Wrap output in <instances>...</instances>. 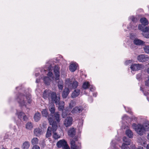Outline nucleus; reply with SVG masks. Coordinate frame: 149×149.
Listing matches in <instances>:
<instances>
[{
    "label": "nucleus",
    "instance_id": "nucleus-4",
    "mask_svg": "<svg viewBox=\"0 0 149 149\" xmlns=\"http://www.w3.org/2000/svg\"><path fill=\"white\" fill-rule=\"evenodd\" d=\"M132 127L137 133L140 135H142L145 131L143 125L140 124L137 125L135 123H133L132 124Z\"/></svg>",
    "mask_w": 149,
    "mask_h": 149
},
{
    "label": "nucleus",
    "instance_id": "nucleus-53",
    "mask_svg": "<svg viewBox=\"0 0 149 149\" xmlns=\"http://www.w3.org/2000/svg\"><path fill=\"white\" fill-rule=\"evenodd\" d=\"M95 89V88L94 87H93L92 86L91 87H90V90L91 91H94Z\"/></svg>",
    "mask_w": 149,
    "mask_h": 149
},
{
    "label": "nucleus",
    "instance_id": "nucleus-63",
    "mask_svg": "<svg viewBox=\"0 0 149 149\" xmlns=\"http://www.w3.org/2000/svg\"><path fill=\"white\" fill-rule=\"evenodd\" d=\"M134 119L136 121V120H137V118H135V119Z\"/></svg>",
    "mask_w": 149,
    "mask_h": 149
},
{
    "label": "nucleus",
    "instance_id": "nucleus-64",
    "mask_svg": "<svg viewBox=\"0 0 149 149\" xmlns=\"http://www.w3.org/2000/svg\"><path fill=\"white\" fill-rule=\"evenodd\" d=\"M43 71H44V72H46V70H43Z\"/></svg>",
    "mask_w": 149,
    "mask_h": 149
},
{
    "label": "nucleus",
    "instance_id": "nucleus-21",
    "mask_svg": "<svg viewBox=\"0 0 149 149\" xmlns=\"http://www.w3.org/2000/svg\"><path fill=\"white\" fill-rule=\"evenodd\" d=\"M50 94V91L48 90H45L43 94V97L44 99L49 98Z\"/></svg>",
    "mask_w": 149,
    "mask_h": 149
},
{
    "label": "nucleus",
    "instance_id": "nucleus-25",
    "mask_svg": "<svg viewBox=\"0 0 149 149\" xmlns=\"http://www.w3.org/2000/svg\"><path fill=\"white\" fill-rule=\"evenodd\" d=\"M41 118V114L38 112L35 113L34 116V120L36 122H38L40 119Z\"/></svg>",
    "mask_w": 149,
    "mask_h": 149
},
{
    "label": "nucleus",
    "instance_id": "nucleus-56",
    "mask_svg": "<svg viewBox=\"0 0 149 149\" xmlns=\"http://www.w3.org/2000/svg\"><path fill=\"white\" fill-rule=\"evenodd\" d=\"M97 94L96 93H94L93 94V95L95 97H96L97 96Z\"/></svg>",
    "mask_w": 149,
    "mask_h": 149
},
{
    "label": "nucleus",
    "instance_id": "nucleus-33",
    "mask_svg": "<svg viewBox=\"0 0 149 149\" xmlns=\"http://www.w3.org/2000/svg\"><path fill=\"white\" fill-rule=\"evenodd\" d=\"M52 134V128L51 127H49L46 134V137L48 138L50 137Z\"/></svg>",
    "mask_w": 149,
    "mask_h": 149
},
{
    "label": "nucleus",
    "instance_id": "nucleus-6",
    "mask_svg": "<svg viewBox=\"0 0 149 149\" xmlns=\"http://www.w3.org/2000/svg\"><path fill=\"white\" fill-rule=\"evenodd\" d=\"M144 68V66L142 64L134 63L132 64L130 68L133 71H137L141 70Z\"/></svg>",
    "mask_w": 149,
    "mask_h": 149
},
{
    "label": "nucleus",
    "instance_id": "nucleus-36",
    "mask_svg": "<svg viewBox=\"0 0 149 149\" xmlns=\"http://www.w3.org/2000/svg\"><path fill=\"white\" fill-rule=\"evenodd\" d=\"M52 67L50 65L48 68V70L49 71L48 74L47 75L50 77H52L53 75V73L52 72H51V71H52Z\"/></svg>",
    "mask_w": 149,
    "mask_h": 149
},
{
    "label": "nucleus",
    "instance_id": "nucleus-14",
    "mask_svg": "<svg viewBox=\"0 0 149 149\" xmlns=\"http://www.w3.org/2000/svg\"><path fill=\"white\" fill-rule=\"evenodd\" d=\"M83 110V108L82 106L76 107L71 112L72 113H77L81 112Z\"/></svg>",
    "mask_w": 149,
    "mask_h": 149
},
{
    "label": "nucleus",
    "instance_id": "nucleus-40",
    "mask_svg": "<svg viewBox=\"0 0 149 149\" xmlns=\"http://www.w3.org/2000/svg\"><path fill=\"white\" fill-rule=\"evenodd\" d=\"M38 140L37 138H33L31 141V142L32 145L37 144L38 143Z\"/></svg>",
    "mask_w": 149,
    "mask_h": 149
},
{
    "label": "nucleus",
    "instance_id": "nucleus-10",
    "mask_svg": "<svg viewBox=\"0 0 149 149\" xmlns=\"http://www.w3.org/2000/svg\"><path fill=\"white\" fill-rule=\"evenodd\" d=\"M72 117H68L64 121V125L66 127H69L72 124Z\"/></svg>",
    "mask_w": 149,
    "mask_h": 149
},
{
    "label": "nucleus",
    "instance_id": "nucleus-46",
    "mask_svg": "<svg viewBox=\"0 0 149 149\" xmlns=\"http://www.w3.org/2000/svg\"><path fill=\"white\" fill-rule=\"evenodd\" d=\"M124 108L126 111L129 113H131V109L130 108L128 107L126 108L125 107H124Z\"/></svg>",
    "mask_w": 149,
    "mask_h": 149
},
{
    "label": "nucleus",
    "instance_id": "nucleus-61",
    "mask_svg": "<svg viewBox=\"0 0 149 149\" xmlns=\"http://www.w3.org/2000/svg\"><path fill=\"white\" fill-rule=\"evenodd\" d=\"M147 72L149 74V68L147 69Z\"/></svg>",
    "mask_w": 149,
    "mask_h": 149
},
{
    "label": "nucleus",
    "instance_id": "nucleus-62",
    "mask_svg": "<svg viewBox=\"0 0 149 149\" xmlns=\"http://www.w3.org/2000/svg\"><path fill=\"white\" fill-rule=\"evenodd\" d=\"M14 149H20L18 148H14Z\"/></svg>",
    "mask_w": 149,
    "mask_h": 149
},
{
    "label": "nucleus",
    "instance_id": "nucleus-9",
    "mask_svg": "<svg viewBox=\"0 0 149 149\" xmlns=\"http://www.w3.org/2000/svg\"><path fill=\"white\" fill-rule=\"evenodd\" d=\"M77 140V138H75L72 140L70 142L71 149H80L81 146L80 144L78 146L75 145V141Z\"/></svg>",
    "mask_w": 149,
    "mask_h": 149
},
{
    "label": "nucleus",
    "instance_id": "nucleus-32",
    "mask_svg": "<svg viewBox=\"0 0 149 149\" xmlns=\"http://www.w3.org/2000/svg\"><path fill=\"white\" fill-rule=\"evenodd\" d=\"M26 128L27 130H31L33 128L32 123L29 122H27L26 125Z\"/></svg>",
    "mask_w": 149,
    "mask_h": 149
},
{
    "label": "nucleus",
    "instance_id": "nucleus-38",
    "mask_svg": "<svg viewBox=\"0 0 149 149\" xmlns=\"http://www.w3.org/2000/svg\"><path fill=\"white\" fill-rule=\"evenodd\" d=\"M42 115L46 117H48V113L47 112V109H44L42 111Z\"/></svg>",
    "mask_w": 149,
    "mask_h": 149
},
{
    "label": "nucleus",
    "instance_id": "nucleus-41",
    "mask_svg": "<svg viewBox=\"0 0 149 149\" xmlns=\"http://www.w3.org/2000/svg\"><path fill=\"white\" fill-rule=\"evenodd\" d=\"M129 145L125 143H123L121 147L122 149H130L128 146Z\"/></svg>",
    "mask_w": 149,
    "mask_h": 149
},
{
    "label": "nucleus",
    "instance_id": "nucleus-57",
    "mask_svg": "<svg viewBox=\"0 0 149 149\" xmlns=\"http://www.w3.org/2000/svg\"><path fill=\"white\" fill-rule=\"evenodd\" d=\"M147 138L148 139L149 141V133L147 135Z\"/></svg>",
    "mask_w": 149,
    "mask_h": 149
},
{
    "label": "nucleus",
    "instance_id": "nucleus-39",
    "mask_svg": "<svg viewBox=\"0 0 149 149\" xmlns=\"http://www.w3.org/2000/svg\"><path fill=\"white\" fill-rule=\"evenodd\" d=\"M90 85L88 82H85L84 83L83 86L82 88L84 89H86L88 88L89 87H90Z\"/></svg>",
    "mask_w": 149,
    "mask_h": 149
},
{
    "label": "nucleus",
    "instance_id": "nucleus-60",
    "mask_svg": "<svg viewBox=\"0 0 149 149\" xmlns=\"http://www.w3.org/2000/svg\"><path fill=\"white\" fill-rule=\"evenodd\" d=\"M39 75V73H36L35 74V76L36 77H37Z\"/></svg>",
    "mask_w": 149,
    "mask_h": 149
},
{
    "label": "nucleus",
    "instance_id": "nucleus-20",
    "mask_svg": "<svg viewBox=\"0 0 149 149\" xmlns=\"http://www.w3.org/2000/svg\"><path fill=\"white\" fill-rule=\"evenodd\" d=\"M80 91L79 89L75 90L72 93L71 97L73 98H74L77 97L80 93Z\"/></svg>",
    "mask_w": 149,
    "mask_h": 149
},
{
    "label": "nucleus",
    "instance_id": "nucleus-54",
    "mask_svg": "<svg viewBox=\"0 0 149 149\" xmlns=\"http://www.w3.org/2000/svg\"><path fill=\"white\" fill-rule=\"evenodd\" d=\"M78 124L79 125H80L82 126L83 124V122H82V121H81L80 122H79V123Z\"/></svg>",
    "mask_w": 149,
    "mask_h": 149
},
{
    "label": "nucleus",
    "instance_id": "nucleus-1",
    "mask_svg": "<svg viewBox=\"0 0 149 149\" xmlns=\"http://www.w3.org/2000/svg\"><path fill=\"white\" fill-rule=\"evenodd\" d=\"M48 120L49 124L52 125L54 130L57 128L58 125L61 120V116L59 112H56L53 114L48 116Z\"/></svg>",
    "mask_w": 149,
    "mask_h": 149
},
{
    "label": "nucleus",
    "instance_id": "nucleus-44",
    "mask_svg": "<svg viewBox=\"0 0 149 149\" xmlns=\"http://www.w3.org/2000/svg\"><path fill=\"white\" fill-rule=\"evenodd\" d=\"M75 103L73 101H71L69 104V107L70 108H72L75 105Z\"/></svg>",
    "mask_w": 149,
    "mask_h": 149
},
{
    "label": "nucleus",
    "instance_id": "nucleus-26",
    "mask_svg": "<svg viewBox=\"0 0 149 149\" xmlns=\"http://www.w3.org/2000/svg\"><path fill=\"white\" fill-rule=\"evenodd\" d=\"M58 103L57 105H58V109L59 110L63 111L65 105L64 102L63 101H58Z\"/></svg>",
    "mask_w": 149,
    "mask_h": 149
},
{
    "label": "nucleus",
    "instance_id": "nucleus-27",
    "mask_svg": "<svg viewBox=\"0 0 149 149\" xmlns=\"http://www.w3.org/2000/svg\"><path fill=\"white\" fill-rule=\"evenodd\" d=\"M30 146V143L28 141H25L24 142L22 146V149H28Z\"/></svg>",
    "mask_w": 149,
    "mask_h": 149
},
{
    "label": "nucleus",
    "instance_id": "nucleus-58",
    "mask_svg": "<svg viewBox=\"0 0 149 149\" xmlns=\"http://www.w3.org/2000/svg\"><path fill=\"white\" fill-rule=\"evenodd\" d=\"M146 149H149V143L147 145V147H146Z\"/></svg>",
    "mask_w": 149,
    "mask_h": 149
},
{
    "label": "nucleus",
    "instance_id": "nucleus-17",
    "mask_svg": "<svg viewBox=\"0 0 149 149\" xmlns=\"http://www.w3.org/2000/svg\"><path fill=\"white\" fill-rule=\"evenodd\" d=\"M34 133L35 136H39L42 134V130L39 128H36L34 130Z\"/></svg>",
    "mask_w": 149,
    "mask_h": 149
},
{
    "label": "nucleus",
    "instance_id": "nucleus-8",
    "mask_svg": "<svg viewBox=\"0 0 149 149\" xmlns=\"http://www.w3.org/2000/svg\"><path fill=\"white\" fill-rule=\"evenodd\" d=\"M137 58L139 62H144L148 61L149 57L147 55L141 54L138 56Z\"/></svg>",
    "mask_w": 149,
    "mask_h": 149
},
{
    "label": "nucleus",
    "instance_id": "nucleus-24",
    "mask_svg": "<svg viewBox=\"0 0 149 149\" xmlns=\"http://www.w3.org/2000/svg\"><path fill=\"white\" fill-rule=\"evenodd\" d=\"M140 22L144 26L148 25V20L145 17L141 18L140 19Z\"/></svg>",
    "mask_w": 149,
    "mask_h": 149
},
{
    "label": "nucleus",
    "instance_id": "nucleus-18",
    "mask_svg": "<svg viewBox=\"0 0 149 149\" xmlns=\"http://www.w3.org/2000/svg\"><path fill=\"white\" fill-rule=\"evenodd\" d=\"M76 131L74 128H71L68 132L69 136L71 137H73L75 134Z\"/></svg>",
    "mask_w": 149,
    "mask_h": 149
},
{
    "label": "nucleus",
    "instance_id": "nucleus-2",
    "mask_svg": "<svg viewBox=\"0 0 149 149\" xmlns=\"http://www.w3.org/2000/svg\"><path fill=\"white\" fill-rule=\"evenodd\" d=\"M31 96L29 93L26 94L25 95L20 94L17 98V100L21 106H25L27 103L30 104L31 102Z\"/></svg>",
    "mask_w": 149,
    "mask_h": 149
},
{
    "label": "nucleus",
    "instance_id": "nucleus-31",
    "mask_svg": "<svg viewBox=\"0 0 149 149\" xmlns=\"http://www.w3.org/2000/svg\"><path fill=\"white\" fill-rule=\"evenodd\" d=\"M43 80L45 84L47 85H49L50 82L51 81V79L48 77H44L43 78Z\"/></svg>",
    "mask_w": 149,
    "mask_h": 149
},
{
    "label": "nucleus",
    "instance_id": "nucleus-34",
    "mask_svg": "<svg viewBox=\"0 0 149 149\" xmlns=\"http://www.w3.org/2000/svg\"><path fill=\"white\" fill-rule=\"evenodd\" d=\"M143 125L145 131H148L149 130V122L148 121H145Z\"/></svg>",
    "mask_w": 149,
    "mask_h": 149
},
{
    "label": "nucleus",
    "instance_id": "nucleus-42",
    "mask_svg": "<svg viewBox=\"0 0 149 149\" xmlns=\"http://www.w3.org/2000/svg\"><path fill=\"white\" fill-rule=\"evenodd\" d=\"M143 49L146 53L149 54V45H145Z\"/></svg>",
    "mask_w": 149,
    "mask_h": 149
},
{
    "label": "nucleus",
    "instance_id": "nucleus-30",
    "mask_svg": "<svg viewBox=\"0 0 149 149\" xmlns=\"http://www.w3.org/2000/svg\"><path fill=\"white\" fill-rule=\"evenodd\" d=\"M125 133L126 135L130 138H132L133 136V134L132 131L130 130H126Z\"/></svg>",
    "mask_w": 149,
    "mask_h": 149
},
{
    "label": "nucleus",
    "instance_id": "nucleus-3",
    "mask_svg": "<svg viewBox=\"0 0 149 149\" xmlns=\"http://www.w3.org/2000/svg\"><path fill=\"white\" fill-rule=\"evenodd\" d=\"M65 84L70 89L76 88L78 86L77 81L73 80L72 79H70L69 78L65 79Z\"/></svg>",
    "mask_w": 149,
    "mask_h": 149
},
{
    "label": "nucleus",
    "instance_id": "nucleus-45",
    "mask_svg": "<svg viewBox=\"0 0 149 149\" xmlns=\"http://www.w3.org/2000/svg\"><path fill=\"white\" fill-rule=\"evenodd\" d=\"M136 78L139 80H140L141 79V73L138 74L136 75Z\"/></svg>",
    "mask_w": 149,
    "mask_h": 149
},
{
    "label": "nucleus",
    "instance_id": "nucleus-12",
    "mask_svg": "<svg viewBox=\"0 0 149 149\" xmlns=\"http://www.w3.org/2000/svg\"><path fill=\"white\" fill-rule=\"evenodd\" d=\"M16 114L18 116L19 118L23 119L24 121L27 120L28 118L25 113L22 112H17Z\"/></svg>",
    "mask_w": 149,
    "mask_h": 149
},
{
    "label": "nucleus",
    "instance_id": "nucleus-23",
    "mask_svg": "<svg viewBox=\"0 0 149 149\" xmlns=\"http://www.w3.org/2000/svg\"><path fill=\"white\" fill-rule=\"evenodd\" d=\"M116 140H112L111 143V146L109 148V149H119L116 146Z\"/></svg>",
    "mask_w": 149,
    "mask_h": 149
},
{
    "label": "nucleus",
    "instance_id": "nucleus-52",
    "mask_svg": "<svg viewBox=\"0 0 149 149\" xmlns=\"http://www.w3.org/2000/svg\"><path fill=\"white\" fill-rule=\"evenodd\" d=\"M32 149H40L39 146L37 145H35L33 146L32 148Z\"/></svg>",
    "mask_w": 149,
    "mask_h": 149
},
{
    "label": "nucleus",
    "instance_id": "nucleus-47",
    "mask_svg": "<svg viewBox=\"0 0 149 149\" xmlns=\"http://www.w3.org/2000/svg\"><path fill=\"white\" fill-rule=\"evenodd\" d=\"M129 118V117L126 115H124L122 117V119L123 120H127Z\"/></svg>",
    "mask_w": 149,
    "mask_h": 149
},
{
    "label": "nucleus",
    "instance_id": "nucleus-28",
    "mask_svg": "<svg viewBox=\"0 0 149 149\" xmlns=\"http://www.w3.org/2000/svg\"><path fill=\"white\" fill-rule=\"evenodd\" d=\"M77 65L74 63L70 64L69 67L70 70L71 72H74L77 69Z\"/></svg>",
    "mask_w": 149,
    "mask_h": 149
},
{
    "label": "nucleus",
    "instance_id": "nucleus-22",
    "mask_svg": "<svg viewBox=\"0 0 149 149\" xmlns=\"http://www.w3.org/2000/svg\"><path fill=\"white\" fill-rule=\"evenodd\" d=\"M69 92V89L68 88H65L63 92L62 96L63 97L66 98L68 96Z\"/></svg>",
    "mask_w": 149,
    "mask_h": 149
},
{
    "label": "nucleus",
    "instance_id": "nucleus-16",
    "mask_svg": "<svg viewBox=\"0 0 149 149\" xmlns=\"http://www.w3.org/2000/svg\"><path fill=\"white\" fill-rule=\"evenodd\" d=\"M134 43L137 45H141L144 44L145 42L138 38H135L133 40Z\"/></svg>",
    "mask_w": 149,
    "mask_h": 149
},
{
    "label": "nucleus",
    "instance_id": "nucleus-29",
    "mask_svg": "<svg viewBox=\"0 0 149 149\" xmlns=\"http://www.w3.org/2000/svg\"><path fill=\"white\" fill-rule=\"evenodd\" d=\"M57 129V128H56V130H54L52 127V130L53 132V137L54 139H57L60 137V135L57 134V133L56 132V130Z\"/></svg>",
    "mask_w": 149,
    "mask_h": 149
},
{
    "label": "nucleus",
    "instance_id": "nucleus-59",
    "mask_svg": "<svg viewBox=\"0 0 149 149\" xmlns=\"http://www.w3.org/2000/svg\"><path fill=\"white\" fill-rule=\"evenodd\" d=\"M144 94L145 95H147L148 94V92H146V93H144Z\"/></svg>",
    "mask_w": 149,
    "mask_h": 149
},
{
    "label": "nucleus",
    "instance_id": "nucleus-49",
    "mask_svg": "<svg viewBox=\"0 0 149 149\" xmlns=\"http://www.w3.org/2000/svg\"><path fill=\"white\" fill-rule=\"evenodd\" d=\"M135 35L133 33H132L130 34V38L132 39H134L135 38Z\"/></svg>",
    "mask_w": 149,
    "mask_h": 149
},
{
    "label": "nucleus",
    "instance_id": "nucleus-43",
    "mask_svg": "<svg viewBox=\"0 0 149 149\" xmlns=\"http://www.w3.org/2000/svg\"><path fill=\"white\" fill-rule=\"evenodd\" d=\"M63 113H62V116L63 118H65L66 117L67 115V114H68L67 112H68V111H65L64 110H63Z\"/></svg>",
    "mask_w": 149,
    "mask_h": 149
},
{
    "label": "nucleus",
    "instance_id": "nucleus-7",
    "mask_svg": "<svg viewBox=\"0 0 149 149\" xmlns=\"http://www.w3.org/2000/svg\"><path fill=\"white\" fill-rule=\"evenodd\" d=\"M51 99L52 101L55 102L56 105L58 103V101L60 100V95L58 94L57 95L56 93L54 92H52L50 93Z\"/></svg>",
    "mask_w": 149,
    "mask_h": 149
},
{
    "label": "nucleus",
    "instance_id": "nucleus-11",
    "mask_svg": "<svg viewBox=\"0 0 149 149\" xmlns=\"http://www.w3.org/2000/svg\"><path fill=\"white\" fill-rule=\"evenodd\" d=\"M59 67L57 65H55L54 68V71L55 75V79L58 80L59 79Z\"/></svg>",
    "mask_w": 149,
    "mask_h": 149
},
{
    "label": "nucleus",
    "instance_id": "nucleus-5",
    "mask_svg": "<svg viewBox=\"0 0 149 149\" xmlns=\"http://www.w3.org/2000/svg\"><path fill=\"white\" fill-rule=\"evenodd\" d=\"M57 146L59 148H62L63 149H70L67 142L64 139L60 140L57 143Z\"/></svg>",
    "mask_w": 149,
    "mask_h": 149
},
{
    "label": "nucleus",
    "instance_id": "nucleus-37",
    "mask_svg": "<svg viewBox=\"0 0 149 149\" xmlns=\"http://www.w3.org/2000/svg\"><path fill=\"white\" fill-rule=\"evenodd\" d=\"M123 141L125 143L127 144L128 145H130L131 143L130 140L128 139L125 137H124L123 138Z\"/></svg>",
    "mask_w": 149,
    "mask_h": 149
},
{
    "label": "nucleus",
    "instance_id": "nucleus-15",
    "mask_svg": "<svg viewBox=\"0 0 149 149\" xmlns=\"http://www.w3.org/2000/svg\"><path fill=\"white\" fill-rule=\"evenodd\" d=\"M129 19H131L132 22H133V24L134 25H131V24L132 23H131L130 24V27L131 28V29H136V28L137 26V25H135L134 24V23L136 22L138 20V19L134 17L133 16H132L129 17Z\"/></svg>",
    "mask_w": 149,
    "mask_h": 149
},
{
    "label": "nucleus",
    "instance_id": "nucleus-35",
    "mask_svg": "<svg viewBox=\"0 0 149 149\" xmlns=\"http://www.w3.org/2000/svg\"><path fill=\"white\" fill-rule=\"evenodd\" d=\"M58 86L59 89L62 90L63 87V82L62 80H60L58 82Z\"/></svg>",
    "mask_w": 149,
    "mask_h": 149
},
{
    "label": "nucleus",
    "instance_id": "nucleus-48",
    "mask_svg": "<svg viewBox=\"0 0 149 149\" xmlns=\"http://www.w3.org/2000/svg\"><path fill=\"white\" fill-rule=\"evenodd\" d=\"M132 62V60H129L126 61L125 62V64L126 65H128L129 64H130Z\"/></svg>",
    "mask_w": 149,
    "mask_h": 149
},
{
    "label": "nucleus",
    "instance_id": "nucleus-19",
    "mask_svg": "<svg viewBox=\"0 0 149 149\" xmlns=\"http://www.w3.org/2000/svg\"><path fill=\"white\" fill-rule=\"evenodd\" d=\"M49 111L51 112L50 114H53L55 112V109L54 105L53 103H51L50 104L49 107Z\"/></svg>",
    "mask_w": 149,
    "mask_h": 149
},
{
    "label": "nucleus",
    "instance_id": "nucleus-50",
    "mask_svg": "<svg viewBox=\"0 0 149 149\" xmlns=\"http://www.w3.org/2000/svg\"><path fill=\"white\" fill-rule=\"evenodd\" d=\"M131 149H143V147H139L138 148H136L135 146L134 145L132 146Z\"/></svg>",
    "mask_w": 149,
    "mask_h": 149
},
{
    "label": "nucleus",
    "instance_id": "nucleus-51",
    "mask_svg": "<svg viewBox=\"0 0 149 149\" xmlns=\"http://www.w3.org/2000/svg\"><path fill=\"white\" fill-rule=\"evenodd\" d=\"M145 85L146 86L149 87V77L148 80L145 81Z\"/></svg>",
    "mask_w": 149,
    "mask_h": 149
},
{
    "label": "nucleus",
    "instance_id": "nucleus-55",
    "mask_svg": "<svg viewBox=\"0 0 149 149\" xmlns=\"http://www.w3.org/2000/svg\"><path fill=\"white\" fill-rule=\"evenodd\" d=\"M40 81V79H36V82L37 83H38V82H39Z\"/></svg>",
    "mask_w": 149,
    "mask_h": 149
},
{
    "label": "nucleus",
    "instance_id": "nucleus-13",
    "mask_svg": "<svg viewBox=\"0 0 149 149\" xmlns=\"http://www.w3.org/2000/svg\"><path fill=\"white\" fill-rule=\"evenodd\" d=\"M138 28L139 29L141 30L143 32L142 34L144 37V33L147 34L148 33L149 28L148 27H146L144 28L143 26H142V25L139 24L138 26Z\"/></svg>",
    "mask_w": 149,
    "mask_h": 149
}]
</instances>
